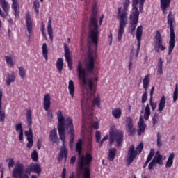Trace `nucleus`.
<instances>
[{"mask_svg": "<svg viewBox=\"0 0 178 178\" xmlns=\"http://www.w3.org/2000/svg\"><path fill=\"white\" fill-rule=\"evenodd\" d=\"M154 91H155V86H152V88H151L150 94H149V96H150V99H149L153 100Z\"/></svg>", "mask_w": 178, "mask_h": 178, "instance_id": "nucleus-54", "label": "nucleus"}, {"mask_svg": "<svg viewBox=\"0 0 178 178\" xmlns=\"http://www.w3.org/2000/svg\"><path fill=\"white\" fill-rule=\"evenodd\" d=\"M5 118H6L5 111H2V91H0V123L5 122Z\"/></svg>", "mask_w": 178, "mask_h": 178, "instance_id": "nucleus-27", "label": "nucleus"}, {"mask_svg": "<svg viewBox=\"0 0 178 178\" xmlns=\"http://www.w3.org/2000/svg\"><path fill=\"white\" fill-rule=\"evenodd\" d=\"M155 166H156V163L154 162V160H152L148 165V170H152Z\"/></svg>", "mask_w": 178, "mask_h": 178, "instance_id": "nucleus-48", "label": "nucleus"}, {"mask_svg": "<svg viewBox=\"0 0 178 178\" xmlns=\"http://www.w3.org/2000/svg\"><path fill=\"white\" fill-rule=\"evenodd\" d=\"M108 38L110 40V45H112V41H113L112 31H110V35L108 36Z\"/></svg>", "mask_w": 178, "mask_h": 178, "instance_id": "nucleus-61", "label": "nucleus"}, {"mask_svg": "<svg viewBox=\"0 0 178 178\" xmlns=\"http://www.w3.org/2000/svg\"><path fill=\"white\" fill-rule=\"evenodd\" d=\"M129 6H130V0H124L122 10L121 7L118 8V17L119 20L118 40L120 42L122 41L123 34H124V29H126L127 26Z\"/></svg>", "mask_w": 178, "mask_h": 178, "instance_id": "nucleus-3", "label": "nucleus"}, {"mask_svg": "<svg viewBox=\"0 0 178 178\" xmlns=\"http://www.w3.org/2000/svg\"><path fill=\"white\" fill-rule=\"evenodd\" d=\"M91 162H92V154L90 153H86L85 155H82L79 158V161L78 162V169L83 171L84 178H90L91 176V170H90V168L85 167L88 166Z\"/></svg>", "mask_w": 178, "mask_h": 178, "instance_id": "nucleus-5", "label": "nucleus"}, {"mask_svg": "<svg viewBox=\"0 0 178 178\" xmlns=\"http://www.w3.org/2000/svg\"><path fill=\"white\" fill-rule=\"evenodd\" d=\"M15 166V160L13 159H10L8 162V168L10 169V168H13Z\"/></svg>", "mask_w": 178, "mask_h": 178, "instance_id": "nucleus-52", "label": "nucleus"}, {"mask_svg": "<svg viewBox=\"0 0 178 178\" xmlns=\"http://www.w3.org/2000/svg\"><path fill=\"white\" fill-rule=\"evenodd\" d=\"M144 2H145V0H132V12L131 13H138L140 14V12H143L144 9ZM139 3V10L138 7H137V5Z\"/></svg>", "mask_w": 178, "mask_h": 178, "instance_id": "nucleus-16", "label": "nucleus"}, {"mask_svg": "<svg viewBox=\"0 0 178 178\" xmlns=\"http://www.w3.org/2000/svg\"><path fill=\"white\" fill-rule=\"evenodd\" d=\"M42 55L44 58H45L46 62L48 61V46H47V43H44L42 44Z\"/></svg>", "mask_w": 178, "mask_h": 178, "instance_id": "nucleus-37", "label": "nucleus"}, {"mask_svg": "<svg viewBox=\"0 0 178 178\" xmlns=\"http://www.w3.org/2000/svg\"><path fill=\"white\" fill-rule=\"evenodd\" d=\"M16 131H23V127L22 122H19L15 125Z\"/></svg>", "mask_w": 178, "mask_h": 178, "instance_id": "nucleus-50", "label": "nucleus"}, {"mask_svg": "<svg viewBox=\"0 0 178 178\" xmlns=\"http://www.w3.org/2000/svg\"><path fill=\"white\" fill-rule=\"evenodd\" d=\"M162 155L159 154L156 155L152 160L154 161L155 163H158V165H163V161L162 160Z\"/></svg>", "mask_w": 178, "mask_h": 178, "instance_id": "nucleus-38", "label": "nucleus"}, {"mask_svg": "<svg viewBox=\"0 0 178 178\" xmlns=\"http://www.w3.org/2000/svg\"><path fill=\"white\" fill-rule=\"evenodd\" d=\"M19 141H23V131H21V132H19Z\"/></svg>", "mask_w": 178, "mask_h": 178, "instance_id": "nucleus-63", "label": "nucleus"}, {"mask_svg": "<svg viewBox=\"0 0 178 178\" xmlns=\"http://www.w3.org/2000/svg\"><path fill=\"white\" fill-rule=\"evenodd\" d=\"M56 68L60 73H62V70H63V58H58L56 62Z\"/></svg>", "mask_w": 178, "mask_h": 178, "instance_id": "nucleus-35", "label": "nucleus"}, {"mask_svg": "<svg viewBox=\"0 0 178 178\" xmlns=\"http://www.w3.org/2000/svg\"><path fill=\"white\" fill-rule=\"evenodd\" d=\"M57 118L58 120V124L57 126L58 136L63 145L60 150L57 160L58 162H60L64 158L65 162H66V159H67V154H69V152L67 151V148H66V145H65V143H66V136L65 135V129L66 130H70V144H73V143H74V127L73 126V120L70 117H67L65 119V117H63L60 110L57 112Z\"/></svg>", "mask_w": 178, "mask_h": 178, "instance_id": "nucleus-2", "label": "nucleus"}, {"mask_svg": "<svg viewBox=\"0 0 178 178\" xmlns=\"http://www.w3.org/2000/svg\"><path fill=\"white\" fill-rule=\"evenodd\" d=\"M174 160H175V153L172 152L168 156V159L165 163V168H172V165H173Z\"/></svg>", "mask_w": 178, "mask_h": 178, "instance_id": "nucleus-32", "label": "nucleus"}, {"mask_svg": "<svg viewBox=\"0 0 178 178\" xmlns=\"http://www.w3.org/2000/svg\"><path fill=\"white\" fill-rule=\"evenodd\" d=\"M70 163L71 165H74V163H76V156H73L71 157Z\"/></svg>", "mask_w": 178, "mask_h": 178, "instance_id": "nucleus-58", "label": "nucleus"}, {"mask_svg": "<svg viewBox=\"0 0 178 178\" xmlns=\"http://www.w3.org/2000/svg\"><path fill=\"white\" fill-rule=\"evenodd\" d=\"M109 144L112 145L113 143L116 142L117 147H122V143H123V137L124 134L123 132L120 130H115L111 129L109 131Z\"/></svg>", "mask_w": 178, "mask_h": 178, "instance_id": "nucleus-9", "label": "nucleus"}, {"mask_svg": "<svg viewBox=\"0 0 178 178\" xmlns=\"http://www.w3.org/2000/svg\"><path fill=\"white\" fill-rule=\"evenodd\" d=\"M112 115L115 119H120L122 116V110L120 108H113L112 110Z\"/></svg>", "mask_w": 178, "mask_h": 178, "instance_id": "nucleus-34", "label": "nucleus"}, {"mask_svg": "<svg viewBox=\"0 0 178 178\" xmlns=\"http://www.w3.org/2000/svg\"><path fill=\"white\" fill-rule=\"evenodd\" d=\"M141 37H143V26L140 25L136 29V40H137V49L135 56L137 58L138 54H140V49L141 48Z\"/></svg>", "mask_w": 178, "mask_h": 178, "instance_id": "nucleus-15", "label": "nucleus"}, {"mask_svg": "<svg viewBox=\"0 0 178 178\" xmlns=\"http://www.w3.org/2000/svg\"><path fill=\"white\" fill-rule=\"evenodd\" d=\"M163 61L162 60V58H159L157 67H163Z\"/></svg>", "mask_w": 178, "mask_h": 178, "instance_id": "nucleus-55", "label": "nucleus"}, {"mask_svg": "<svg viewBox=\"0 0 178 178\" xmlns=\"http://www.w3.org/2000/svg\"><path fill=\"white\" fill-rule=\"evenodd\" d=\"M157 73H159V74H162V73H163V67H158Z\"/></svg>", "mask_w": 178, "mask_h": 178, "instance_id": "nucleus-62", "label": "nucleus"}, {"mask_svg": "<svg viewBox=\"0 0 178 178\" xmlns=\"http://www.w3.org/2000/svg\"><path fill=\"white\" fill-rule=\"evenodd\" d=\"M126 123L128 133H129V135L131 136H134V134H136V128H134L133 124V119H131L130 117H128L126 120Z\"/></svg>", "mask_w": 178, "mask_h": 178, "instance_id": "nucleus-20", "label": "nucleus"}, {"mask_svg": "<svg viewBox=\"0 0 178 178\" xmlns=\"http://www.w3.org/2000/svg\"><path fill=\"white\" fill-rule=\"evenodd\" d=\"M95 69V58L92 53L89 52L88 54V61L86 63V68L83 67L81 61H79L76 70L78 73V79L82 81L83 86H86V90L92 97V104L93 106H101V95L97 92V83L92 81V79L87 80V74H94V70Z\"/></svg>", "mask_w": 178, "mask_h": 178, "instance_id": "nucleus-1", "label": "nucleus"}, {"mask_svg": "<svg viewBox=\"0 0 178 178\" xmlns=\"http://www.w3.org/2000/svg\"><path fill=\"white\" fill-rule=\"evenodd\" d=\"M143 148L144 145L143 144V143H140L138 145V147H136H136H134V145H132L129 147L128 150V156L127 159V165H131V163H133L135 158H137V155L143 152ZM137 151L138 153L137 152Z\"/></svg>", "mask_w": 178, "mask_h": 178, "instance_id": "nucleus-8", "label": "nucleus"}, {"mask_svg": "<svg viewBox=\"0 0 178 178\" xmlns=\"http://www.w3.org/2000/svg\"><path fill=\"white\" fill-rule=\"evenodd\" d=\"M133 66V62L131 60H130L129 62V73H130V70H131V67Z\"/></svg>", "mask_w": 178, "mask_h": 178, "instance_id": "nucleus-64", "label": "nucleus"}, {"mask_svg": "<svg viewBox=\"0 0 178 178\" xmlns=\"http://www.w3.org/2000/svg\"><path fill=\"white\" fill-rule=\"evenodd\" d=\"M49 138L53 144L58 143V132L56 131V129H54L50 131Z\"/></svg>", "mask_w": 178, "mask_h": 178, "instance_id": "nucleus-25", "label": "nucleus"}, {"mask_svg": "<svg viewBox=\"0 0 178 178\" xmlns=\"http://www.w3.org/2000/svg\"><path fill=\"white\" fill-rule=\"evenodd\" d=\"M6 62L8 66L13 67L15 66V63H13V59L11 56H5Z\"/></svg>", "mask_w": 178, "mask_h": 178, "instance_id": "nucleus-39", "label": "nucleus"}, {"mask_svg": "<svg viewBox=\"0 0 178 178\" xmlns=\"http://www.w3.org/2000/svg\"><path fill=\"white\" fill-rule=\"evenodd\" d=\"M43 106L44 111L47 112L48 118L52 119V111L49 110L51 108V95L49 94H46L44 96Z\"/></svg>", "mask_w": 178, "mask_h": 178, "instance_id": "nucleus-14", "label": "nucleus"}, {"mask_svg": "<svg viewBox=\"0 0 178 178\" xmlns=\"http://www.w3.org/2000/svg\"><path fill=\"white\" fill-rule=\"evenodd\" d=\"M16 81V76L15 75V72L13 71V72L10 73H7V76H6V83L8 87L12 84V83H15Z\"/></svg>", "mask_w": 178, "mask_h": 178, "instance_id": "nucleus-24", "label": "nucleus"}, {"mask_svg": "<svg viewBox=\"0 0 178 178\" xmlns=\"http://www.w3.org/2000/svg\"><path fill=\"white\" fill-rule=\"evenodd\" d=\"M33 9H35L37 15H38V13H40V1L35 0L33 1Z\"/></svg>", "mask_w": 178, "mask_h": 178, "instance_id": "nucleus-40", "label": "nucleus"}, {"mask_svg": "<svg viewBox=\"0 0 178 178\" xmlns=\"http://www.w3.org/2000/svg\"><path fill=\"white\" fill-rule=\"evenodd\" d=\"M118 151L116 148H111L108 150V159L110 162H113L115 161V158L116 156Z\"/></svg>", "mask_w": 178, "mask_h": 178, "instance_id": "nucleus-28", "label": "nucleus"}, {"mask_svg": "<svg viewBox=\"0 0 178 178\" xmlns=\"http://www.w3.org/2000/svg\"><path fill=\"white\" fill-rule=\"evenodd\" d=\"M27 31L29 33V37L33 33V19H31V16L29 13H26V19H25Z\"/></svg>", "mask_w": 178, "mask_h": 178, "instance_id": "nucleus-19", "label": "nucleus"}, {"mask_svg": "<svg viewBox=\"0 0 178 178\" xmlns=\"http://www.w3.org/2000/svg\"><path fill=\"white\" fill-rule=\"evenodd\" d=\"M163 145L162 143V135L160 132L157 133V147H161Z\"/></svg>", "mask_w": 178, "mask_h": 178, "instance_id": "nucleus-45", "label": "nucleus"}, {"mask_svg": "<svg viewBox=\"0 0 178 178\" xmlns=\"http://www.w3.org/2000/svg\"><path fill=\"white\" fill-rule=\"evenodd\" d=\"M141 124H145V123H144V118H143L142 115L140 116L139 122H138V125H141Z\"/></svg>", "mask_w": 178, "mask_h": 178, "instance_id": "nucleus-60", "label": "nucleus"}, {"mask_svg": "<svg viewBox=\"0 0 178 178\" xmlns=\"http://www.w3.org/2000/svg\"><path fill=\"white\" fill-rule=\"evenodd\" d=\"M108 135H106V136H104V137L102 139V140L99 141V145H100V146H102V144H104V141H106V140H108Z\"/></svg>", "mask_w": 178, "mask_h": 178, "instance_id": "nucleus-57", "label": "nucleus"}, {"mask_svg": "<svg viewBox=\"0 0 178 178\" xmlns=\"http://www.w3.org/2000/svg\"><path fill=\"white\" fill-rule=\"evenodd\" d=\"M95 138H96V143H99V141H101V131H96Z\"/></svg>", "mask_w": 178, "mask_h": 178, "instance_id": "nucleus-47", "label": "nucleus"}, {"mask_svg": "<svg viewBox=\"0 0 178 178\" xmlns=\"http://www.w3.org/2000/svg\"><path fill=\"white\" fill-rule=\"evenodd\" d=\"M149 104H150V106L152 108V110L155 111V109H156V106H157L156 102H154L153 100L149 99Z\"/></svg>", "mask_w": 178, "mask_h": 178, "instance_id": "nucleus-49", "label": "nucleus"}, {"mask_svg": "<svg viewBox=\"0 0 178 178\" xmlns=\"http://www.w3.org/2000/svg\"><path fill=\"white\" fill-rule=\"evenodd\" d=\"M27 173H31V172H33V173H37L38 175H40L41 173V167L39 165V164H30L29 167L26 168Z\"/></svg>", "mask_w": 178, "mask_h": 178, "instance_id": "nucleus-21", "label": "nucleus"}, {"mask_svg": "<svg viewBox=\"0 0 178 178\" xmlns=\"http://www.w3.org/2000/svg\"><path fill=\"white\" fill-rule=\"evenodd\" d=\"M19 74L21 79H24V77H26V70H24V67H19Z\"/></svg>", "mask_w": 178, "mask_h": 178, "instance_id": "nucleus-44", "label": "nucleus"}, {"mask_svg": "<svg viewBox=\"0 0 178 178\" xmlns=\"http://www.w3.org/2000/svg\"><path fill=\"white\" fill-rule=\"evenodd\" d=\"M153 126H155L158 123V114L156 113H154V117L152 118Z\"/></svg>", "mask_w": 178, "mask_h": 178, "instance_id": "nucleus-51", "label": "nucleus"}, {"mask_svg": "<svg viewBox=\"0 0 178 178\" xmlns=\"http://www.w3.org/2000/svg\"><path fill=\"white\" fill-rule=\"evenodd\" d=\"M139 17L140 14L137 13H131L129 15V27L131 29L129 33L131 35H134V33H136V29L138 24Z\"/></svg>", "mask_w": 178, "mask_h": 178, "instance_id": "nucleus-12", "label": "nucleus"}, {"mask_svg": "<svg viewBox=\"0 0 178 178\" xmlns=\"http://www.w3.org/2000/svg\"><path fill=\"white\" fill-rule=\"evenodd\" d=\"M166 47L163 45V39L162 38V35L159 31H156V35H154V50L157 54H159L161 51H165Z\"/></svg>", "mask_w": 178, "mask_h": 178, "instance_id": "nucleus-10", "label": "nucleus"}, {"mask_svg": "<svg viewBox=\"0 0 178 178\" xmlns=\"http://www.w3.org/2000/svg\"><path fill=\"white\" fill-rule=\"evenodd\" d=\"M168 24L170 27V40L168 41V55H172L175 47H176V35L175 34V28L173 23H175V18L172 17V12H169L168 15Z\"/></svg>", "mask_w": 178, "mask_h": 178, "instance_id": "nucleus-6", "label": "nucleus"}, {"mask_svg": "<svg viewBox=\"0 0 178 178\" xmlns=\"http://www.w3.org/2000/svg\"><path fill=\"white\" fill-rule=\"evenodd\" d=\"M171 2L172 0H160V8L164 15H166V9L170 6Z\"/></svg>", "mask_w": 178, "mask_h": 178, "instance_id": "nucleus-23", "label": "nucleus"}, {"mask_svg": "<svg viewBox=\"0 0 178 178\" xmlns=\"http://www.w3.org/2000/svg\"><path fill=\"white\" fill-rule=\"evenodd\" d=\"M81 109H82V113L84 115L86 113V111H87V108H88V105H90V99L83 97L81 100Z\"/></svg>", "mask_w": 178, "mask_h": 178, "instance_id": "nucleus-26", "label": "nucleus"}, {"mask_svg": "<svg viewBox=\"0 0 178 178\" xmlns=\"http://www.w3.org/2000/svg\"><path fill=\"white\" fill-rule=\"evenodd\" d=\"M12 1V5L11 8L14 11V15L15 17H17L20 14V11H19V9L20 8V6H19V0H11Z\"/></svg>", "mask_w": 178, "mask_h": 178, "instance_id": "nucleus-22", "label": "nucleus"}, {"mask_svg": "<svg viewBox=\"0 0 178 178\" xmlns=\"http://www.w3.org/2000/svg\"><path fill=\"white\" fill-rule=\"evenodd\" d=\"M98 17H97V11L93 10L89 20L88 38L90 39L92 44H94L95 47H98Z\"/></svg>", "mask_w": 178, "mask_h": 178, "instance_id": "nucleus-4", "label": "nucleus"}, {"mask_svg": "<svg viewBox=\"0 0 178 178\" xmlns=\"http://www.w3.org/2000/svg\"><path fill=\"white\" fill-rule=\"evenodd\" d=\"M165 105H166V97L165 95H163L158 104V109L159 112H162V111L165 109Z\"/></svg>", "mask_w": 178, "mask_h": 178, "instance_id": "nucleus-30", "label": "nucleus"}, {"mask_svg": "<svg viewBox=\"0 0 178 178\" xmlns=\"http://www.w3.org/2000/svg\"><path fill=\"white\" fill-rule=\"evenodd\" d=\"M76 152H78V155H81V152L83 151V140L79 139L75 147Z\"/></svg>", "mask_w": 178, "mask_h": 178, "instance_id": "nucleus-33", "label": "nucleus"}, {"mask_svg": "<svg viewBox=\"0 0 178 178\" xmlns=\"http://www.w3.org/2000/svg\"><path fill=\"white\" fill-rule=\"evenodd\" d=\"M177 98H178V84L176 83L175 91L173 92V102H176V101H177Z\"/></svg>", "mask_w": 178, "mask_h": 178, "instance_id": "nucleus-43", "label": "nucleus"}, {"mask_svg": "<svg viewBox=\"0 0 178 178\" xmlns=\"http://www.w3.org/2000/svg\"><path fill=\"white\" fill-rule=\"evenodd\" d=\"M155 155V149H150V152L149 153V155L147 156V159L145 163L143 164V169H145L147 168L148 163L152 161V158H154V156Z\"/></svg>", "mask_w": 178, "mask_h": 178, "instance_id": "nucleus-29", "label": "nucleus"}, {"mask_svg": "<svg viewBox=\"0 0 178 178\" xmlns=\"http://www.w3.org/2000/svg\"><path fill=\"white\" fill-rule=\"evenodd\" d=\"M12 176L13 178H29V175L24 174V165L20 163L15 165Z\"/></svg>", "mask_w": 178, "mask_h": 178, "instance_id": "nucleus-11", "label": "nucleus"}, {"mask_svg": "<svg viewBox=\"0 0 178 178\" xmlns=\"http://www.w3.org/2000/svg\"><path fill=\"white\" fill-rule=\"evenodd\" d=\"M68 90L70 95H71L72 98L74 97V82H73V80H70L68 83Z\"/></svg>", "mask_w": 178, "mask_h": 178, "instance_id": "nucleus-31", "label": "nucleus"}, {"mask_svg": "<svg viewBox=\"0 0 178 178\" xmlns=\"http://www.w3.org/2000/svg\"><path fill=\"white\" fill-rule=\"evenodd\" d=\"M54 31V29H52V19L49 17L48 21L47 31Z\"/></svg>", "mask_w": 178, "mask_h": 178, "instance_id": "nucleus-46", "label": "nucleus"}, {"mask_svg": "<svg viewBox=\"0 0 178 178\" xmlns=\"http://www.w3.org/2000/svg\"><path fill=\"white\" fill-rule=\"evenodd\" d=\"M31 110H26V122L28 123L29 131H25V136L27 137L26 147L29 149L33 148L34 142L33 141V120H32Z\"/></svg>", "mask_w": 178, "mask_h": 178, "instance_id": "nucleus-7", "label": "nucleus"}, {"mask_svg": "<svg viewBox=\"0 0 178 178\" xmlns=\"http://www.w3.org/2000/svg\"><path fill=\"white\" fill-rule=\"evenodd\" d=\"M145 127H147L146 124L138 125V136H141V134L145 131Z\"/></svg>", "mask_w": 178, "mask_h": 178, "instance_id": "nucleus-41", "label": "nucleus"}, {"mask_svg": "<svg viewBox=\"0 0 178 178\" xmlns=\"http://www.w3.org/2000/svg\"><path fill=\"white\" fill-rule=\"evenodd\" d=\"M37 147H38V149H41V147H42V142L41 140H38Z\"/></svg>", "mask_w": 178, "mask_h": 178, "instance_id": "nucleus-59", "label": "nucleus"}, {"mask_svg": "<svg viewBox=\"0 0 178 178\" xmlns=\"http://www.w3.org/2000/svg\"><path fill=\"white\" fill-rule=\"evenodd\" d=\"M0 5L4 12H2V10L0 8V16L1 17H6L9 15V9H10V6H9V3L6 1V0H0Z\"/></svg>", "mask_w": 178, "mask_h": 178, "instance_id": "nucleus-18", "label": "nucleus"}, {"mask_svg": "<svg viewBox=\"0 0 178 178\" xmlns=\"http://www.w3.org/2000/svg\"><path fill=\"white\" fill-rule=\"evenodd\" d=\"M64 56L65 58V60L67 63V66L70 70L73 69V61L72 60V56H70V49L67 44H64Z\"/></svg>", "mask_w": 178, "mask_h": 178, "instance_id": "nucleus-17", "label": "nucleus"}, {"mask_svg": "<svg viewBox=\"0 0 178 178\" xmlns=\"http://www.w3.org/2000/svg\"><path fill=\"white\" fill-rule=\"evenodd\" d=\"M143 83L145 92L142 95L141 102L142 104H145L148 99V92L147 91L148 90V87L149 86V74L145 75L143 80Z\"/></svg>", "mask_w": 178, "mask_h": 178, "instance_id": "nucleus-13", "label": "nucleus"}, {"mask_svg": "<svg viewBox=\"0 0 178 178\" xmlns=\"http://www.w3.org/2000/svg\"><path fill=\"white\" fill-rule=\"evenodd\" d=\"M92 129H95V130H98L99 129V124L97 122H94L92 125Z\"/></svg>", "mask_w": 178, "mask_h": 178, "instance_id": "nucleus-56", "label": "nucleus"}, {"mask_svg": "<svg viewBox=\"0 0 178 178\" xmlns=\"http://www.w3.org/2000/svg\"><path fill=\"white\" fill-rule=\"evenodd\" d=\"M31 156L33 162H38V152H37V150H33V152L31 153Z\"/></svg>", "mask_w": 178, "mask_h": 178, "instance_id": "nucleus-42", "label": "nucleus"}, {"mask_svg": "<svg viewBox=\"0 0 178 178\" xmlns=\"http://www.w3.org/2000/svg\"><path fill=\"white\" fill-rule=\"evenodd\" d=\"M151 116V108H149V104H147L145 108L144 119L145 120H148Z\"/></svg>", "mask_w": 178, "mask_h": 178, "instance_id": "nucleus-36", "label": "nucleus"}, {"mask_svg": "<svg viewBox=\"0 0 178 178\" xmlns=\"http://www.w3.org/2000/svg\"><path fill=\"white\" fill-rule=\"evenodd\" d=\"M51 42L54 41V31H47Z\"/></svg>", "mask_w": 178, "mask_h": 178, "instance_id": "nucleus-53", "label": "nucleus"}]
</instances>
